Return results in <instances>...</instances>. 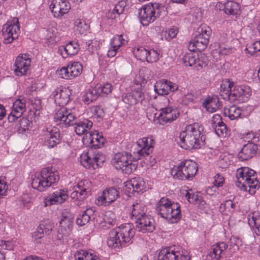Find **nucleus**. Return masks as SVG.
I'll return each mask as SVG.
<instances>
[{
    "label": "nucleus",
    "mask_w": 260,
    "mask_h": 260,
    "mask_svg": "<svg viewBox=\"0 0 260 260\" xmlns=\"http://www.w3.org/2000/svg\"><path fill=\"white\" fill-rule=\"evenodd\" d=\"M54 120L57 124H63L66 127L76 125L75 130L76 134L79 136L85 134L86 138L89 133H91L89 131L93 124L91 121L86 119L77 121L71 110H67L66 108H61L57 110L54 115Z\"/></svg>",
    "instance_id": "nucleus-1"
},
{
    "label": "nucleus",
    "mask_w": 260,
    "mask_h": 260,
    "mask_svg": "<svg viewBox=\"0 0 260 260\" xmlns=\"http://www.w3.org/2000/svg\"><path fill=\"white\" fill-rule=\"evenodd\" d=\"M203 128L198 123L186 126L179 135L180 145L185 149H198L203 145L206 137L202 133Z\"/></svg>",
    "instance_id": "nucleus-2"
},
{
    "label": "nucleus",
    "mask_w": 260,
    "mask_h": 260,
    "mask_svg": "<svg viewBox=\"0 0 260 260\" xmlns=\"http://www.w3.org/2000/svg\"><path fill=\"white\" fill-rule=\"evenodd\" d=\"M134 235L135 230L131 224H122L110 232L107 244L110 247L120 248L129 243Z\"/></svg>",
    "instance_id": "nucleus-3"
},
{
    "label": "nucleus",
    "mask_w": 260,
    "mask_h": 260,
    "mask_svg": "<svg viewBox=\"0 0 260 260\" xmlns=\"http://www.w3.org/2000/svg\"><path fill=\"white\" fill-rule=\"evenodd\" d=\"M31 186L39 191H44L56 183L59 179L58 172L48 168L43 169L31 178Z\"/></svg>",
    "instance_id": "nucleus-4"
},
{
    "label": "nucleus",
    "mask_w": 260,
    "mask_h": 260,
    "mask_svg": "<svg viewBox=\"0 0 260 260\" xmlns=\"http://www.w3.org/2000/svg\"><path fill=\"white\" fill-rule=\"evenodd\" d=\"M180 208L178 203H172L169 199L162 198L156 204L155 209L161 217L175 222L181 218Z\"/></svg>",
    "instance_id": "nucleus-5"
},
{
    "label": "nucleus",
    "mask_w": 260,
    "mask_h": 260,
    "mask_svg": "<svg viewBox=\"0 0 260 260\" xmlns=\"http://www.w3.org/2000/svg\"><path fill=\"white\" fill-rule=\"evenodd\" d=\"M256 172L247 167L238 169L236 172V176L238 181L236 185L241 189L246 190L248 186L253 193L255 189L259 187V182L255 176Z\"/></svg>",
    "instance_id": "nucleus-6"
},
{
    "label": "nucleus",
    "mask_w": 260,
    "mask_h": 260,
    "mask_svg": "<svg viewBox=\"0 0 260 260\" xmlns=\"http://www.w3.org/2000/svg\"><path fill=\"white\" fill-rule=\"evenodd\" d=\"M198 170V164L191 160H185L178 166H174L171 171L174 178L181 180L192 179Z\"/></svg>",
    "instance_id": "nucleus-7"
},
{
    "label": "nucleus",
    "mask_w": 260,
    "mask_h": 260,
    "mask_svg": "<svg viewBox=\"0 0 260 260\" xmlns=\"http://www.w3.org/2000/svg\"><path fill=\"white\" fill-rule=\"evenodd\" d=\"M112 164L116 169L126 174L135 171L138 166L137 160L133 155L126 152L116 153L112 159Z\"/></svg>",
    "instance_id": "nucleus-8"
},
{
    "label": "nucleus",
    "mask_w": 260,
    "mask_h": 260,
    "mask_svg": "<svg viewBox=\"0 0 260 260\" xmlns=\"http://www.w3.org/2000/svg\"><path fill=\"white\" fill-rule=\"evenodd\" d=\"M211 34V28L207 26H201L194 34V38L189 43L188 49L190 51L198 50L203 51L209 43V37Z\"/></svg>",
    "instance_id": "nucleus-9"
},
{
    "label": "nucleus",
    "mask_w": 260,
    "mask_h": 260,
    "mask_svg": "<svg viewBox=\"0 0 260 260\" xmlns=\"http://www.w3.org/2000/svg\"><path fill=\"white\" fill-rule=\"evenodd\" d=\"M163 7L158 3H149L140 10L139 18L143 25H147L153 22L160 15Z\"/></svg>",
    "instance_id": "nucleus-10"
},
{
    "label": "nucleus",
    "mask_w": 260,
    "mask_h": 260,
    "mask_svg": "<svg viewBox=\"0 0 260 260\" xmlns=\"http://www.w3.org/2000/svg\"><path fill=\"white\" fill-rule=\"evenodd\" d=\"M81 165L85 168L95 169V165L97 167L100 166L105 161L104 156L99 152L93 151L91 149L87 153H82L80 157Z\"/></svg>",
    "instance_id": "nucleus-11"
},
{
    "label": "nucleus",
    "mask_w": 260,
    "mask_h": 260,
    "mask_svg": "<svg viewBox=\"0 0 260 260\" xmlns=\"http://www.w3.org/2000/svg\"><path fill=\"white\" fill-rule=\"evenodd\" d=\"M154 260H189V256L186 251H180L173 246L160 250Z\"/></svg>",
    "instance_id": "nucleus-12"
},
{
    "label": "nucleus",
    "mask_w": 260,
    "mask_h": 260,
    "mask_svg": "<svg viewBox=\"0 0 260 260\" xmlns=\"http://www.w3.org/2000/svg\"><path fill=\"white\" fill-rule=\"evenodd\" d=\"M19 30L18 18H14L12 21H8L3 26V28L4 43L9 44L12 43L14 40L17 39Z\"/></svg>",
    "instance_id": "nucleus-13"
},
{
    "label": "nucleus",
    "mask_w": 260,
    "mask_h": 260,
    "mask_svg": "<svg viewBox=\"0 0 260 260\" xmlns=\"http://www.w3.org/2000/svg\"><path fill=\"white\" fill-rule=\"evenodd\" d=\"M232 83L231 90V102L238 101L239 103H244L247 101L251 95V89L246 86H240Z\"/></svg>",
    "instance_id": "nucleus-14"
},
{
    "label": "nucleus",
    "mask_w": 260,
    "mask_h": 260,
    "mask_svg": "<svg viewBox=\"0 0 260 260\" xmlns=\"http://www.w3.org/2000/svg\"><path fill=\"white\" fill-rule=\"evenodd\" d=\"M91 183L87 180L79 181L74 186L73 191L71 193L73 199L82 201L86 198L91 191Z\"/></svg>",
    "instance_id": "nucleus-15"
},
{
    "label": "nucleus",
    "mask_w": 260,
    "mask_h": 260,
    "mask_svg": "<svg viewBox=\"0 0 260 260\" xmlns=\"http://www.w3.org/2000/svg\"><path fill=\"white\" fill-rule=\"evenodd\" d=\"M30 63L31 59L28 54H19L16 57L13 66V70L16 75L22 76L25 75L30 66Z\"/></svg>",
    "instance_id": "nucleus-16"
},
{
    "label": "nucleus",
    "mask_w": 260,
    "mask_h": 260,
    "mask_svg": "<svg viewBox=\"0 0 260 260\" xmlns=\"http://www.w3.org/2000/svg\"><path fill=\"white\" fill-rule=\"evenodd\" d=\"M179 115V112L177 109L166 107L161 109L159 113H155L154 118L156 119L160 124L164 125L175 120Z\"/></svg>",
    "instance_id": "nucleus-17"
},
{
    "label": "nucleus",
    "mask_w": 260,
    "mask_h": 260,
    "mask_svg": "<svg viewBox=\"0 0 260 260\" xmlns=\"http://www.w3.org/2000/svg\"><path fill=\"white\" fill-rule=\"evenodd\" d=\"M50 9L56 18H60L68 13L71 9L70 3L67 0H53Z\"/></svg>",
    "instance_id": "nucleus-18"
},
{
    "label": "nucleus",
    "mask_w": 260,
    "mask_h": 260,
    "mask_svg": "<svg viewBox=\"0 0 260 260\" xmlns=\"http://www.w3.org/2000/svg\"><path fill=\"white\" fill-rule=\"evenodd\" d=\"M74 216L70 212L64 210L62 214V217L59 221L58 233L62 236H68L71 232Z\"/></svg>",
    "instance_id": "nucleus-19"
},
{
    "label": "nucleus",
    "mask_w": 260,
    "mask_h": 260,
    "mask_svg": "<svg viewBox=\"0 0 260 260\" xmlns=\"http://www.w3.org/2000/svg\"><path fill=\"white\" fill-rule=\"evenodd\" d=\"M135 222L136 228L142 233H151L155 229V221L150 215L146 214Z\"/></svg>",
    "instance_id": "nucleus-20"
},
{
    "label": "nucleus",
    "mask_w": 260,
    "mask_h": 260,
    "mask_svg": "<svg viewBox=\"0 0 260 260\" xmlns=\"http://www.w3.org/2000/svg\"><path fill=\"white\" fill-rule=\"evenodd\" d=\"M26 110L25 100L18 99L14 103L11 113L9 114L8 120L13 122L20 118Z\"/></svg>",
    "instance_id": "nucleus-21"
},
{
    "label": "nucleus",
    "mask_w": 260,
    "mask_h": 260,
    "mask_svg": "<svg viewBox=\"0 0 260 260\" xmlns=\"http://www.w3.org/2000/svg\"><path fill=\"white\" fill-rule=\"evenodd\" d=\"M69 196L67 191L63 189H59L49 195L44 199V206L61 204L67 200Z\"/></svg>",
    "instance_id": "nucleus-22"
},
{
    "label": "nucleus",
    "mask_w": 260,
    "mask_h": 260,
    "mask_svg": "<svg viewBox=\"0 0 260 260\" xmlns=\"http://www.w3.org/2000/svg\"><path fill=\"white\" fill-rule=\"evenodd\" d=\"M70 90L65 87H60L55 90L53 92L54 101L56 105L61 108H65L70 100Z\"/></svg>",
    "instance_id": "nucleus-23"
},
{
    "label": "nucleus",
    "mask_w": 260,
    "mask_h": 260,
    "mask_svg": "<svg viewBox=\"0 0 260 260\" xmlns=\"http://www.w3.org/2000/svg\"><path fill=\"white\" fill-rule=\"evenodd\" d=\"M154 141L150 138H143L139 139L137 142V145L141 148L137 151L139 156L146 157L152 153L154 144Z\"/></svg>",
    "instance_id": "nucleus-24"
},
{
    "label": "nucleus",
    "mask_w": 260,
    "mask_h": 260,
    "mask_svg": "<svg viewBox=\"0 0 260 260\" xmlns=\"http://www.w3.org/2000/svg\"><path fill=\"white\" fill-rule=\"evenodd\" d=\"M144 99V93L139 88L132 86V91L122 96L123 101L127 104L134 105L139 102H142Z\"/></svg>",
    "instance_id": "nucleus-25"
},
{
    "label": "nucleus",
    "mask_w": 260,
    "mask_h": 260,
    "mask_svg": "<svg viewBox=\"0 0 260 260\" xmlns=\"http://www.w3.org/2000/svg\"><path fill=\"white\" fill-rule=\"evenodd\" d=\"M119 197V192L114 187H109L106 188L103 192L102 195L99 197V201H101L102 204L106 205L115 202Z\"/></svg>",
    "instance_id": "nucleus-26"
},
{
    "label": "nucleus",
    "mask_w": 260,
    "mask_h": 260,
    "mask_svg": "<svg viewBox=\"0 0 260 260\" xmlns=\"http://www.w3.org/2000/svg\"><path fill=\"white\" fill-rule=\"evenodd\" d=\"M59 133L57 128L48 127L44 133L46 145L53 148L60 142Z\"/></svg>",
    "instance_id": "nucleus-27"
},
{
    "label": "nucleus",
    "mask_w": 260,
    "mask_h": 260,
    "mask_svg": "<svg viewBox=\"0 0 260 260\" xmlns=\"http://www.w3.org/2000/svg\"><path fill=\"white\" fill-rule=\"evenodd\" d=\"M177 84L166 80H163L156 83L155 85V91L159 95H164L169 93L170 91H174L178 89Z\"/></svg>",
    "instance_id": "nucleus-28"
},
{
    "label": "nucleus",
    "mask_w": 260,
    "mask_h": 260,
    "mask_svg": "<svg viewBox=\"0 0 260 260\" xmlns=\"http://www.w3.org/2000/svg\"><path fill=\"white\" fill-rule=\"evenodd\" d=\"M257 149V145L253 143H248L244 145L239 152L238 158L241 161L249 159L255 155Z\"/></svg>",
    "instance_id": "nucleus-29"
},
{
    "label": "nucleus",
    "mask_w": 260,
    "mask_h": 260,
    "mask_svg": "<svg viewBox=\"0 0 260 260\" xmlns=\"http://www.w3.org/2000/svg\"><path fill=\"white\" fill-rule=\"evenodd\" d=\"M79 50V45L75 42H70L66 46H60L58 47V52L63 58L76 54Z\"/></svg>",
    "instance_id": "nucleus-30"
},
{
    "label": "nucleus",
    "mask_w": 260,
    "mask_h": 260,
    "mask_svg": "<svg viewBox=\"0 0 260 260\" xmlns=\"http://www.w3.org/2000/svg\"><path fill=\"white\" fill-rule=\"evenodd\" d=\"M147 209L143 204L136 202L132 205L131 217L133 220L136 221L138 219L142 218L146 215Z\"/></svg>",
    "instance_id": "nucleus-31"
},
{
    "label": "nucleus",
    "mask_w": 260,
    "mask_h": 260,
    "mask_svg": "<svg viewBox=\"0 0 260 260\" xmlns=\"http://www.w3.org/2000/svg\"><path fill=\"white\" fill-rule=\"evenodd\" d=\"M227 247L228 245L224 242L217 243L212 246L208 256L212 260H219Z\"/></svg>",
    "instance_id": "nucleus-32"
},
{
    "label": "nucleus",
    "mask_w": 260,
    "mask_h": 260,
    "mask_svg": "<svg viewBox=\"0 0 260 260\" xmlns=\"http://www.w3.org/2000/svg\"><path fill=\"white\" fill-rule=\"evenodd\" d=\"M144 182L140 177H134L129 181L126 182L125 186L129 189V192H137L142 191L144 189Z\"/></svg>",
    "instance_id": "nucleus-33"
},
{
    "label": "nucleus",
    "mask_w": 260,
    "mask_h": 260,
    "mask_svg": "<svg viewBox=\"0 0 260 260\" xmlns=\"http://www.w3.org/2000/svg\"><path fill=\"white\" fill-rule=\"evenodd\" d=\"M87 138L90 140L92 150V148L94 149L101 148L105 142V138L96 132H94L93 133H89Z\"/></svg>",
    "instance_id": "nucleus-34"
},
{
    "label": "nucleus",
    "mask_w": 260,
    "mask_h": 260,
    "mask_svg": "<svg viewBox=\"0 0 260 260\" xmlns=\"http://www.w3.org/2000/svg\"><path fill=\"white\" fill-rule=\"evenodd\" d=\"M126 6V2L125 0L119 1L115 5V8L111 12H109L107 17L110 19H115L120 14L124 12V9Z\"/></svg>",
    "instance_id": "nucleus-35"
},
{
    "label": "nucleus",
    "mask_w": 260,
    "mask_h": 260,
    "mask_svg": "<svg viewBox=\"0 0 260 260\" xmlns=\"http://www.w3.org/2000/svg\"><path fill=\"white\" fill-rule=\"evenodd\" d=\"M203 106L208 112L213 113L219 109L221 105L217 98L208 97L204 102Z\"/></svg>",
    "instance_id": "nucleus-36"
},
{
    "label": "nucleus",
    "mask_w": 260,
    "mask_h": 260,
    "mask_svg": "<svg viewBox=\"0 0 260 260\" xmlns=\"http://www.w3.org/2000/svg\"><path fill=\"white\" fill-rule=\"evenodd\" d=\"M99 96V93L95 87L89 89L85 92L83 95L82 100L85 104L89 105L96 100Z\"/></svg>",
    "instance_id": "nucleus-37"
},
{
    "label": "nucleus",
    "mask_w": 260,
    "mask_h": 260,
    "mask_svg": "<svg viewBox=\"0 0 260 260\" xmlns=\"http://www.w3.org/2000/svg\"><path fill=\"white\" fill-rule=\"evenodd\" d=\"M232 83L229 80L225 81L220 85V95L223 99L228 100L231 102V90Z\"/></svg>",
    "instance_id": "nucleus-38"
},
{
    "label": "nucleus",
    "mask_w": 260,
    "mask_h": 260,
    "mask_svg": "<svg viewBox=\"0 0 260 260\" xmlns=\"http://www.w3.org/2000/svg\"><path fill=\"white\" fill-rule=\"evenodd\" d=\"M240 10L239 4L232 1L226 2L224 4V11L226 14L235 15Z\"/></svg>",
    "instance_id": "nucleus-39"
},
{
    "label": "nucleus",
    "mask_w": 260,
    "mask_h": 260,
    "mask_svg": "<svg viewBox=\"0 0 260 260\" xmlns=\"http://www.w3.org/2000/svg\"><path fill=\"white\" fill-rule=\"evenodd\" d=\"M241 113L242 110L240 108L232 106L224 110V115L228 116L231 120H235L240 117Z\"/></svg>",
    "instance_id": "nucleus-40"
},
{
    "label": "nucleus",
    "mask_w": 260,
    "mask_h": 260,
    "mask_svg": "<svg viewBox=\"0 0 260 260\" xmlns=\"http://www.w3.org/2000/svg\"><path fill=\"white\" fill-rule=\"evenodd\" d=\"M68 68L71 78L80 75L82 71V66L79 62H72L68 65Z\"/></svg>",
    "instance_id": "nucleus-41"
},
{
    "label": "nucleus",
    "mask_w": 260,
    "mask_h": 260,
    "mask_svg": "<svg viewBox=\"0 0 260 260\" xmlns=\"http://www.w3.org/2000/svg\"><path fill=\"white\" fill-rule=\"evenodd\" d=\"M235 206L236 204L235 203L231 200H228L220 205L219 209L221 212L228 215L234 211Z\"/></svg>",
    "instance_id": "nucleus-42"
},
{
    "label": "nucleus",
    "mask_w": 260,
    "mask_h": 260,
    "mask_svg": "<svg viewBox=\"0 0 260 260\" xmlns=\"http://www.w3.org/2000/svg\"><path fill=\"white\" fill-rule=\"evenodd\" d=\"M92 211L91 209H87L83 211L82 214H79L76 219L77 224L80 226H83L87 223L90 220V214Z\"/></svg>",
    "instance_id": "nucleus-43"
},
{
    "label": "nucleus",
    "mask_w": 260,
    "mask_h": 260,
    "mask_svg": "<svg viewBox=\"0 0 260 260\" xmlns=\"http://www.w3.org/2000/svg\"><path fill=\"white\" fill-rule=\"evenodd\" d=\"M192 52V51H190V52L186 53L183 56L182 60L186 66L188 65L190 67L193 66L196 69L197 60L198 58L197 57V55L194 54Z\"/></svg>",
    "instance_id": "nucleus-44"
},
{
    "label": "nucleus",
    "mask_w": 260,
    "mask_h": 260,
    "mask_svg": "<svg viewBox=\"0 0 260 260\" xmlns=\"http://www.w3.org/2000/svg\"><path fill=\"white\" fill-rule=\"evenodd\" d=\"M148 50L143 47H139L134 51V54L136 57L142 61L146 60L147 59Z\"/></svg>",
    "instance_id": "nucleus-45"
},
{
    "label": "nucleus",
    "mask_w": 260,
    "mask_h": 260,
    "mask_svg": "<svg viewBox=\"0 0 260 260\" xmlns=\"http://www.w3.org/2000/svg\"><path fill=\"white\" fill-rule=\"evenodd\" d=\"M54 228L52 222L49 220H46L42 222L39 226V228L43 231V233L46 235H50Z\"/></svg>",
    "instance_id": "nucleus-46"
},
{
    "label": "nucleus",
    "mask_w": 260,
    "mask_h": 260,
    "mask_svg": "<svg viewBox=\"0 0 260 260\" xmlns=\"http://www.w3.org/2000/svg\"><path fill=\"white\" fill-rule=\"evenodd\" d=\"M95 88L98 92L99 93V95L102 96L111 93L112 89V85L109 83L105 84L103 86L97 85Z\"/></svg>",
    "instance_id": "nucleus-47"
},
{
    "label": "nucleus",
    "mask_w": 260,
    "mask_h": 260,
    "mask_svg": "<svg viewBox=\"0 0 260 260\" xmlns=\"http://www.w3.org/2000/svg\"><path fill=\"white\" fill-rule=\"evenodd\" d=\"M248 222L251 226L255 227V233L260 236V214L258 216L253 215L251 219H249Z\"/></svg>",
    "instance_id": "nucleus-48"
},
{
    "label": "nucleus",
    "mask_w": 260,
    "mask_h": 260,
    "mask_svg": "<svg viewBox=\"0 0 260 260\" xmlns=\"http://www.w3.org/2000/svg\"><path fill=\"white\" fill-rule=\"evenodd\" d=\"M197 57L198 58L197 60V64L196 65V69L197 70H200L203 67L207 65L208 59L204 53H201L199 54H197Z\"/></svg>",
    "instance_id": "nucleus-49"
},
{
    "label": "nucleus",
    "mask_w": 260,
    "mask_h": 260,
    "mask_svg": "<svg viewBox=\"0 0 260 260\" xmlns=\"http://www.w3.org/2000/svg\"><path fill=\"white\" fill-rule=\"evenodd\" d=\"M212 128L219 137H225L227 134V129L224 123L212 126Z\"/></svg>",
    "instance_id": "nucleus-50"
},
{
    "label": "nucleus",
    "mask_w": 260,
    "mask_h": 260,
    "mask_svg": "<svg viewBox=\"0 0 260 260\" xmlns=\"http://www.w3.org/2000/svg\"><path fill=\"white\" fill-rule=\"evenodd\" d=\"M125 40L122 38V35L116 36L113 37L111 42V45L113 48H118L124 44Z\"/></svg>",
    "instance_id": "nucleus-51"
},
{
    "label": "nucleus",
    "mask_w": 260,
    "mask_h": 260,
    "mask_svg": "<svg viewBox=\"0 0 260 260\" xmlns=\"http://www.w3.org/2000/svg\"><path fill=\"white\" fill-rule=\"evenodd\" d=\"M147 59L146 61L148 62H156L159 59V53L153 49L148 50Z\"/></svg>",
    "instance_id": "nucleus-52"
},
{
    "label": "nucleus",
    "mask_w": 260,
    "mask_h": 260,
    "mask_svg": "<svg viewBox=\"0 0 260 260\" xmlns=\"http://www.w3.org/2000/svg\"><path fill=\"white\" fill-rule=\"evenodd\" d=\"M185 197L190 203L196 204L201 196L197 193H192L188 191L186 193Z\"/></svg>",
    "instance_id": "nucleus-53"
},
{
    "label": "nucleus",
    "mask_w": 260,
    "mask_h": 260,
    "mask_svg": "<svg viewBox=\"0 0 260 260\" xmlns=\"http://www.w3.org/2000/svg\"><path fill=\"white\" fill-rule=\"evenodd\" d=\"M104 220L105 222L110 225L115 224V216L112 212L109 211L106 212Z\"/></svg>",
    "instance_id": "nucleus-54"
},
{
    "label": "nucleus",
    "mask_w": 260,
    "mask_h": 260,
    "mask_svg": "<svg viewBox=\"0 0 260 260\" xmlns=\"http://www.w3.org/2000/svg\"><path fill=\"white\" fill-rule=\"evenodd\" d=\"M30 122L28 119L26 118H22L19 120V132H24L26 129H28V126L29 125Z\"/></svg>",
    "instance_id": "nucleus-55"
},
{
    "label": "nucleus",
    "mask_w": 260,
    "mask_h": 260,
    "mask_svg": "<svg viewBox=\"0 0 260 260\" xmlns=\"http://www.w3.org/2000/svg\"><path fill=\"white\" fill-rule=\"evenodd\" d=\"M145 82V79L140 75H136L134 82V84L133 86H135L136 88H139L140 90L142 91V84H144Z\"/></svg>",
    "instance_id": "nucleus-56"
},
{
    "label": "nucleus",
    "mask_w": 260,
    "mask_h": 260,
    "mask_svg": "<svg viewBox=\"0 0 260 260\" xmlns=\"http://www.w3.org/2000/svg\"><path fill=\"white\" fill-rule=\"evenodd\" d=\"M75 24L77 30H78L80 34L84 33L88 27L85 22L81 20H77L75 22Z\"/></svg>",
    "instance_id": "nucleus-57"
},
{
    "label": "nucleus",
    "mask_w": 260,
    "mask_h": 260,
    "mask_svg": "<svg viewBox=\"0 0 260 260\" xmlns=\"http://www.w3.org/2000/svg\"><path fill=\"white\" fill-rule=\"evenodd\" d=\"M197 98L196 94L192 93H188L185 95L182 99V102L185 105H187L190 103L193 102Z\"/></svg>",
    "instance_id": "nucleus-58"
},
{
    "label": "nucleus",
    "mask_w": 260,
    "mask_h": 260,
    "mask_svg": "<svg viewBox=\"0 0 260 260\" xmlns=\"http://www.w3.org/2000/svg\"><path fill=\"white\" fill-rule=\"evenodd\" d=\"M224 181V178L218 174L215 176L214 186L210 187V189L214 188L216 187L221 186Z\"/></svg>",
    "instance_id": "nucleus-59"
},
{
    "label": "nucleus",
    "mask_w": 260,
    "mask_h": 260,
    "mask_svg": "<svg viewBox=\"0 0 260 260\" xmlns=\"http://www.w3.org/2000/svg\"><path fill=\"white\" fill-rule=\"evenodd\" d=\"M58 75L61 78L66 79H71L68 67L67 68H65V67L62 68L58 71Z\"/></svg>",
    "instance_id": "nucleus-60"
},
{
    "label": "nucleus",
    "mask_w": 260,
    "mask_h": 260,
    "mask_svg": "<svg viewBox=\"0 0 260 260\" xmlns=\"http://www.w3.org/2000/svg\"><path fill=\"white\" fill-rule=\"evenodd\" d=\"M8 185L6 184L4 178H0V198L6 192L8 189Z\"/></svg>",
    "instance_id": "nucleus-61"
},
{
    "label": "nucleus",
    "mask_w": 260,
    "mask_h": 260,
    "mask_svg": "<svg viewBox=\"0 0 260 260\" xmlns=\"http://www.w3.org/2000/svg\"><path fill=\"white\" fill-rule=\"evenodd\" d=\"M224 123L222 121L221 117L219 114H214L211 120V124L212 126H215L220 124Z\"/></svg>",
    "instance_id": "nucleus-62"
},
{
    "label": "nucleus",
    "mask_w": 260,
    "mask_h": 260,
    "mask_svg": "<svg viewBox=\"0 0 260 260\" xmlns=\"http://www.w3.org/2000/svg\"><path fill=\"white\" fill-rule=\"evenodd\" d=\"M32 236L34 241H36V243H39V240L44 237V233H43V231H41L38 228L37 230L33 233Z\"/></svg>",
    "instance_id": "nucleus-63"
},
{
    "label": "nucleus",
    "mask_w": 260,
    "mask_h": 260,
    "mask_svg": "<svg viewBox=\"0 0 260 260\" xmlns=\"http://www.w3.org/2000/svg\"><path fill=\"white\" fill-rule=\"evenodd\" d=\"M86 254H89L87 252L84 250L77 251L75 254L76 260H80V259H84L86 258Z\"/></svg>",
    "instance_id": "nucleus-64"
}]
</instances>
